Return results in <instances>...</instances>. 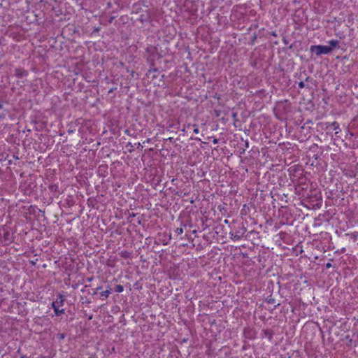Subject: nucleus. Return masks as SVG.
<instances>
[{
    "label": "nucleus",
    "mask_w": 358,
    "mask_h": 358,
    "mask_svg": "<svg viewBox=\"0 0 358 358\" xmlns=\"http://www.w3.org/2000/svg\"><path fill=\"white\" fill-rule=\"evenodd\" d=\"M234 238V239L239 240L241 238V236L235 235Z\"/></svg>",
    "instance_id": "nucleus-11"
},
{
    "label": "nucleus",
    "mask_w": 358,
    "mask_h": 358,
    "mask_svg": "<svg viewBox=\"0 0 358 358\" xmlns=\"http://www.w3.org/2000/svg\"><path fill=\"white\" fill-rule=\"evenodd\" d=\"M64 299L63 296L59 294L55 301H53L52 306L54 309L56 315H59L64 313V309H59V306H63Z\"/></svg>",
    "instance_id": "nucleus-2"
},
{
    "label": "nucleus",
    "mask_w": 358,
    "mask_h": 358,
    "mask_svg": "<svg viewBox=\"0 0 358 358\" xmlns=\"http://www.w3.org/2000/svg\"><path fill=\"white\" fill-rule=\"evenodd\" d=\"M232 117L235 118L236 117V113H233Z\"/></svg>",
    "instance_id": "nucleus-15"
},
{
    "label": "nucleus",
    "mask_w": 358,
    "mask_h": 358,
    "mask_svg": "<svg viewBox=\"0 0 358 358\" xmlns=\"http://www.w3.org/2000/svg\"><path fill=\"white\" fill-rule=\"evenodd\" d=\"M331 266V263H327V264H326V267H327V268H330Z\"/></svg>",
    "instance_id": "nucleus-14"
},
{
    "label": "nucleus",
    "mask_w": 358,
    "mask_h": 358,
    "mask_svg": "<svg viewBox=\"0 0 358 358\" xmlns=\"http://www.w3.org/2000/svg\"><path fill=\"white\" fill-rule=\"evenodd\" d=\"M150 139L148 138L147 141H146V143H150Z\"/></svg>",
    "instance_id": "nucleus-16"
},
{
    "label": "nucleus",
    "mask_w": 358,
    "mask_h": 358,
    "mask_svg": "<svg viewBox=\"0 0 358 358\" xmlns=\"http://www.w3.org/2000/svg\"><path fill=\"white\" fill-rule=\"evenodd\" d=\"M218 141H219L217 138H213V143L217 144L218 143Z\"/></svg>",
    "instance_id": "nucleus-12"
},
{
    "label": "nucleus",
    "mask_w": 358,
    "mask_h": 358,
    "mask_svg": "<svg viewBox=\"0 0 358 358\" xmlns=\"http://www.w3.org/2000/svg\"><path fill=\"white\" fill-rule=\"evenodd\" d=\"M1 159H0V161H1Z\"/></svg>",
    "instance_id": "nucleus-18"
},
{
    "label": "nucleus",
    "mask_w": 358,
    "mask_h": 358,
    "mask_svg": "<svg viewBox=\"0 0 358 358\" xmlns=\"http://www.w3.org/2000/svg\"><path fill=\"white\" fill-rule=\"evenodd\" d=\"M27 74H28L27 71L23 69H15V75L17 78H23V77L27 76Z\"/></svg>",
    "instance_id": "nucleus-3"
},
{
    "label": "nucleus",
    "mask_w": 358,
    "mask_h": 358,
    "mask_svg": "<svg viewBox=\"0 0 358 358\" xmlns=\"http://www.w3.org/2000/svg\"><path fill=\"white\" fill-rule=\"evenodd\" d=\"M2 108V105L0 103V108Z\"/></svg>",
    "instance_id": "nucleus-17"
},
{
    "label": "nucleus",
    "mask_w": 358,
    "mask_h": 358,
    "mask_svg": "<svg viewBox=\"0 0 358 358\" xmlns=\"http://www.w3.org/2000/svg\"><path fill=\"white\" fill-rule=\"evenodd\" d=\"M176 233L177 234H178V235L182 234L183 233V229H182V228H177V229H176Z\"/></svg>",
    "instance_id": "nucleus-8"
},
{
    "label": "nucleus",
    "mask_w": 358,
    "mask_h": 358,
    "mask_svg": "<svg viewBox=\"0 0 358 358\" xmlns=\"http://www.w3.org/2000/svg\"><path fill=\"white\" fill-rule=\"evenodd\" d=\"M299 87L300 88H303V87H304V83H303V82H300V83H299Z\"/></svg>",
    "instance_id": "nucleus-10"
},
{
    "label": "nucleus",
    "mask_w": 358,
    "mask_h": 358,
    "mask_svg": "<svg viewBox=\"0 0 358 358\" xmlns=\"http://www.w3.org/2000/svg\"><path fill=\"white\" fill-rule=\"evenodd\" d=\"M110 294V290L108 289V290H106V291H103L101 293V296H105V297H108L109 296V294Z\"/></svg>",
    "instance_id": "nucleus-7"
},
{
    "label": "nucleus",
    "mask_w": 358,
    "mask_h": 358,
    "mask_svg": "<svg viewBox=\"0 0 358 358\" xmlns=\"http://www.w3.org/2000/svg\"><path fill=\"white\" fill-rule=\"evenodd\" d=\"M330 46L329 47H332V50L334 49V48L336 47L338 44V41L337 40H331L329 42Z\"/></svg>",
    "instance_id": "nucleus-5"
},
{
    "label": "nucleus",
    "mask_w": 358,
    "mask_h": 358,
    "mask_svg": "<svg viewBox=\"0 0 358 358\" xmlns=\"http://www.w3.org/2000/svg\"><path fill=\"white\" fill-rule=\"evenodd\" d=\"M310 51L312 52H315L317 55H320L322 54H329L332 51V47H329L326 45H312L310 46Z\"/></svg>",
    "instance_id": "nucleus-1"
},
{
    "label": "nucleus",
    "mask_w": 358,
    "mask_h": 358,
    "mask_svg": "<svg viewBox=\"0 0 358 358\" xmlns=\"http://www.w3.org/2000/svg\"><path fill=\"white\" fill-rule=\"evenodd\" d=\"M193 127H194V133H195L196 134H199V129L197 125L196 124H194Z\"/></svg>",
    "instance_id": "nucleus-9"
},
{
    "label": "nucleus",
    "mask_w": 358,
    "mask_h": 358,
    "mask_svg": "<svg viewBox=\"0 0 358 358\" xmlns=\"http://www.w3.org/2000/svg\"><path fill=\"white\" fill-rule=\"evenodd\" d=\"M124 290V287L121 285H117L115 287V291L118 293L122 292Z\"/></svg>",
    "instance_id": "nucleus-6"
},
{
    "label": "nucleus",
    "mask_w": 358,
    "mask_h": 358,
    "mask_svg": "<svg viewBox=\"0 0 358 358\" xmlns=\"http://www.w3.org/2000/svg\"><path fill=\"white\" fill-rule=\"evenodd\" d=\"M137 148H141L142 149L143 148V146L141 145V144L140 143H138L137 144Z\"/></svg>",
    "instance_id": "nucleus-13"
},
{
    "label": "nucleus",
    "mask_w": 358,
    "mask_h": 358,
    "mask_svg": "<svg viewBox=\"0 0 358 358\" xmlns=\"http://www.w3.org/2000/svg\"><path fill=\"white\" fill-rule=\"evenodd\" d=\"M329 127L334 130H337L339 129V124L337 122H333L329 124V126H327V127L328 128Z\"/></svg>",
    "instance_id": "nucleus-4"
}]
</instances>
